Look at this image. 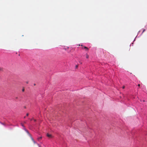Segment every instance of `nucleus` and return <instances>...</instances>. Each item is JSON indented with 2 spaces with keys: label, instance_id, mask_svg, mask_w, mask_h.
Segmentation results:
<instances>
[{
  "label": "nucleus",
  "instance_id": "7",
  "mask_svg": "<svg viewBox=\"0 0 147 147\" xmlns=\"http://www.w3.org/2000/svg\"><path fill=\"white\" fill-rule=\"evenodd\" d=\"M26 115L27 116H28L29 115V114L28 113H27Z\"/></svg>",
  "mask_w": 147,
  "mask_h": 147
},
{
  "label": "nucleus",
  "instance_id": "1",
  "mask_svg": "<svg viewBox=\"0 0 147 147\" xmlns=\"http://www.w3.org/2000/svg\"><path fill=\"white\" fill-rule=\"evenodd\" d=\"M47 136L48 137H49V138H52V135L49 134L48 133L47 134Z\"/></svg>",
  "mask_w": 147,
  "mask_h": 147
},
{
  "label": "nucleus",
  "instance_id": "4",
  "mask_svg": "<svg viewBox=\"0 0 147 147\" xmlns=\"http://www.w3.org/2000/svg\"><path fill=\"white\" fill-rule=\"evenodd\" d=\"M88 57H89V56H88V55L87 54H86V58L88 59Z\"/></svg>",
  "mask_w": 147,
  "mask_h": 147
},
{
  "label": "nucleus",
  "instance_id": "8",
  "mask_svg": "<svg viewBox=\"0 0 147 147\" xmlns=\"http://www.w3.org/2000/svg\"><path fill=\"white\" fill-rule=\"evenodd\" d=\"M33 142L34 144L36 143V142L34 141H34H33Z\"/></svg>",
  "mask_w": 147,
  "mask_h": 147
},
{
  "label": "nucleus",
  "instance_id": "17",
  "mask_svg": "<svg viewBox=\"0 0 147 147\" xmlns=\"http://www.w3.org/2000/svg\"><path fill=\"white\" fill-rule=\"evenodd\" d=\"M26 83L28 84V82H26Z\"/></svg>",
  "mask_w": 147,
  "mask_h": 147
},
{
  "label": "nucleus",
  "instance_id": "14",
  "mask_svg": "<svg viewBox=\"0 0 147 147\" xmlns=\"http://www.w3.org/2000/svg\"><path fill=\"white\" fill-rule=\"evenodd\" d=\"M27 133L30 135V134L28 132H27Z\"/></svg>",
  "mask_w": 147,
  "mask_h": 147
},
{
  "label": "nucleus",
  "instance_id": "2",
  "mask_svg": "<svg viewBox=\"0 0 147 147\" xmlns=\"http://www.w3.org/2000/svg\"><path fill=\"white\" fill-rule=\"evenodd\" d=\"M84 48L86 49V50H88V49L86 47H84Z\"/></svg>",
  "mask_w": 147,
  "mask_h": 147
},
{
  "label": "nucleus",
  "instance_id": "19",
  "mask_svg": "<svg viewBox=\"0 0 147 147\" xmlns=\"http://www.w3.org/2000/svg\"><path fill=\"white\" fill-rule=\"evenodd\" d=\"M32 119H31V121L32 120Z\"/></svg>",
  "mask_w": 147,
  "mask_h": 147
},
{
  "label": "nucleus",
  "instance_id": "5",
  "mask_svg": "<svg viewBox=\"0 0 147 147\" xmlns=\"http://www.w3.org/2000/svg\"><path fill=\"white\" fill-rule=\"evenodd\" d=\"M145 29H144L143 30V32H142V33H143L145 31Z\"/></svg>",
  "mask_w": 147,
  "mask_h": 147
},
{
  "label": "nucleus",
  "instance_id": "15",
  "mask_svg": "<svg viewBox=\"0 0 147 147\" xmlns=\"http://www.w3.org/2000/svg\"><path fill=\"white\" fill-rule=\"evenodd\" d=\"M34 121H36V120L35 119H34Z\"/></svg>",
  "mask_w": 147,
  "mask_h": 147
},
{
  "label": "nucleus",
  "instance_id": "20",
  "mask_svg": "<svg viewBox=\"0 0 147 147\" xmlns=\"http://www.w3.org/2000/svg\"><path fill=\"white\" fill-rule=\"evenodd\" d=\"M34 85L35 86V84H34Z\"/></svg>",
  "mask_w": 147,
  "mask_h": 147
},
{
  "label": "nucleus",
  "instance_id": "11",
  "mask_svg": "<svg viewBox=\"0 0 147 147\" xmlns=\"http://www.w3.org/2000/svg\"><path fill=\"white\" fill-rule=\"evenodd\" d=\"M122 88H123V89L124 88H125V86H123V87Z\"/></svg>",
  "mask_w": 147,
  "mask_h": 147
},
{
  "label": "nucleus",
  "instance_id": "18",
  "mask_svg": "<svg viewBox=\"0 0 147 147\" xmlns=\"http://www.w3.org/2000/svg\"><path fill=\"white\" fill-rule=\"evenodd\" d=\"M21 125H22L23 126V125H22V124H21Z\"/></svg>",
  "mask_w": 147,
  "mask_h": 147
},
{
  "label": "nucleus",
  "instance_id": "16",
  "mask_svg": "<svg viewBox=\"0 0 147 147\" xmlns=\"http://www.w3.org/2000/svg\"><path fill=\"white\" fill-rule=\"evenodd\" d=\"M79 63H80V64H82V63L81 62H79Z\"/></svg>",
  "mask_w": 147,
  "mask_h": 147
},
{
  "label": "nucleus",
  "instance_id": "10",
  "mask_svg": "<svg viewBox=\"0 0 147 147\" xmlns=\"http://www.w3.org/2000/svg\"><path fill=\"white\" fill-rule=\"evenodd\" d=\"M1 124L3 125H5V124L3 123H1Z\"/></svg>",
  "mask_w": 147,
  "mask_h": 147
},
{
  "label": "nucleus",
  "instance_id": "3",
  "mask_svg": "<svg viewBox=\"0 0 147 147\" xmlns=\"http://www.w3.org/2000/svg\"><path fill=\"white\" fill-rule=\"evenodd\" d=\"M42 137H39V138H38V140H40L41 139H42Z\"/></svg>",
  "mask_w": 147,
  "mask_h": 147
},
{
  "label": "nucleus",
  "instance_id": "12",
  "mask_svg": "<svg viewBox=\"0 0 147 147\" xmlns=\"http://www.w3.org/2000/svg\"><path fill=\"white\" fill-rule=\"evenodd\" d=\"M138 86H140V84H138Z\"/></svg>",
  "mask_w": 147,
  "mask_h": 147
},
{
  "label": "nucleus",
  "instance_id": "6",
  "mask_svg": "<svg viewBox=\"0 0 147 147\" xmlns=\"http://www.w3.org/2000/svg\"><path fill=\"white\" fill-rule=\"evenodd\" d=\"M31 140H32V141H34V140L33 139L32 137H31Z\"/></svg>",
  "mask_w": 147,
  "mask_h": 147
},
{
  "label": "nucleus",
  "instance_id": "21",
  "mask_svg": "<svg viewBox=\"0 0 147 147\" xmlns=\"http://www.w3.org/2000/svg\"><path fill=\"white\" fill-rule=\"evenodd\" d=\"M25 118V117H24V118Z\"/></svg>",
  "mask_w": 147,
  "mask_h": 147
},
{
  "label": "nucleus",
  "instance_id": "9",
  "mask_svg": "<svg viewBox=\"0 0 147 147\" xmlns=\"http://www.w3.org/2000/svg\"><path fill=\"white\" fill-rule=\"evenodd\" d=\"M24 89H23L22 90V91L23 92H24Z\"/></svg>",
  "mask_w": 147,
  "mask_h": 147
},
{
  "label": "nucleus",
  "instance_id": "13",
  "mask_svg": "<svg viewBox=\"0 0 147 147\" xmlns=\"http://www.w3.org/2000/svg\"><path fill=\"white\" fill-rule=\"evenodd\" d=\"M78 65H76V68H77V67H78Z\"/></svg>",
  "mask_w": 147,
  "mask_h": 147
}]
</instances>
